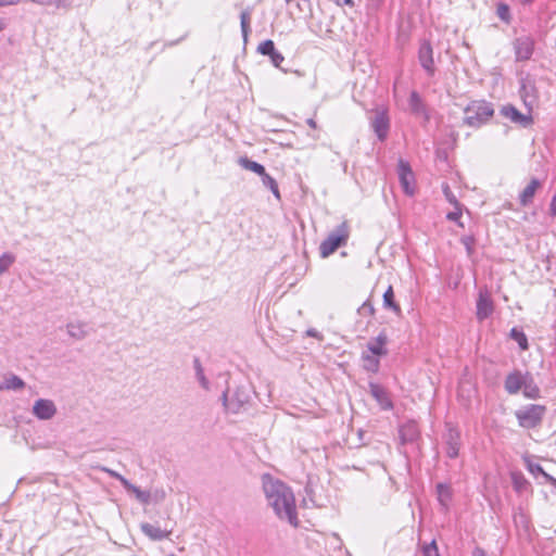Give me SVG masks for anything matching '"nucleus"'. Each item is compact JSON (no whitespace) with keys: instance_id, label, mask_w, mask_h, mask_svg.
<instances>
[{"instance_id":"nucleus-1","label":"nucleus","mask_w":556,"mask_h":556,"mask_svg":"<svg viewBox=\"0 0 556 556\" xmlns=\"http://www.w3.org/2000/svg\"><path fill=\"white\" fill-rule=\"evenodd\" d=\"M262 485L267 504L276 516L298 527L295 497L291 488L268 473L262 476Z\"/></svg>"},{"instance_id":"nucleus-2","label":"nucleus","mask_w":556,"mask_h":556,"mask_svg":"<svg viewBox=\"0 0 556 556\" xmlns=\"http://www.w3.org/2000/svg\"><path fill=\"white\" fill-rule=\"evenodd\" d=\"M464 113V124L472 128H479L494 115V109L492 103L485 100H476L465 108Z\"/></svg>"},{"instance_id":"nucleus-3","label":"nucleus","mask_w":556,"mask_h":556,"mask_svg":"<svg viewBox=\"0 0 556 556\" xmlns=\"http://www.w3.org/2000/svg\"><path fill=\"white\" fill-rule=\"evenodd\" d=\"M350 237V227L346 222H342L328 237L320 243L319 252L321 257H328L342 245H345Z\"/></svg>"},{"instance_id":"nucleus-4","label":"nucleus","mask_w":556,"mask_h":556,"mask_svg":"<svg viewBox=\"0 0 556 556\" xmlns=\"http://www.w3.org/2000/svg\"><path fill=\"white\" fill-rule=\"evenodd\" d=\"M545 413L546 407L544 405L530 404L518 409L515 415L520 427L532 429L541 424Z\"/></svg>"},{"instance_id":"nucleus-5","label":"nucleus","mask_w":556,"mask_h":556,"mask_svg":"<svg viewBox=\"0 0 556 556\" xmlns=\"http://www.w3.org/2000/svg\"><path fill=\"white\" fill-rule=\"evenodd\" d=\"M370 126L380 141H384L390 131V117L388 109L384 106H377L372 111V116L369 118Z\"/></svg>"},{"instance_id":"nucleus-6","label":"nucleus","mask_w":556,"mask_h":556,"mask_svg":"<svg viewBox=\"0 0 556 556\" xmlns=\"http://www.w3.org/2000/svg\"><path fill=\"white\" fill-rule=\"evenodd\" d=\"M225 408L237 414L250 400V394L244 387H238L229 396V390H225L222 395Z\"/></svg>"},{"instance_id":"nucleus-7","label":"nucleus","mask_w":556,"mask_h":556,"mask_svg":"<svg viewBox=\"0 0 556 556\" xmlns=\"http://www.w3.org/2000/svg\"><path fill=\"white\" fill-rule=\"evenodd\" d=\"M99 470L106 472L110 477L118 480L127 492H130L135 495V497L143 505H148L150 502V493L149 491H142L137 485L132 484L128 479L118 473L117 471L110 469L104 466H98Z\"/></svg>"},{"instance_id":"nucleus-8","label":"nucleus","mask_w":556,"mask_h":556,"mask_svg":"<svg viewBox=\"0 0 556 556\" xmlns=\"http://www.w3.org/2000/svg\"><path fill=\"white\" fill-rule=\"evenodd\" d=\"M397 175L404 193L407 195H413L415 193V176L406 161H399Z\"/></svg>"},{"instance_id":"nucleus-9","label":"nucleus","mask_w":556,"mask_h":556,"mask_svg":"<svg viewBox=\"0 0 556 556\" xmlns=\"http://www.w3.org/2000/svg\"><path fill=\"white\" fill-rule=\"evenodd\" d=\"M515 58L517 62L528 61L534 51V40L530 36H522L515 39L514 43Z\"/></svg>"},{"instance_id":"nucleus-10","label":"nucleus","mask_w":556,"mask_h":556,"mask_svg":"<svg viewBox=\"0 0 556 556\" xmlns=\"http://www.w3.org/2000/svg\"><path fill=\"white\" fill-rule=\"evenodd\" d=\"M446 427L447 430L444 434L445 453L447 457L456 458L460 448V432L450 424Z\"/></svg>"},{"instance_id":"nucleus-11","label":"nucleus","mask_w":556,"mask_h":556,"mask_svg":"<svg viewBox=\"0 0 556 556\" xmlns=\"http://www.w3.org/2000/svg\"><path fill=\"white\" fill-rule=\"evenodd\" d=\"M520 96L525 105L531 111L538 101V90L534 83L528 77L521 79Z\"/></svg>"},{"instance_id":"nucleus-12","label":"nucleus","mask_w":556,"mask_h":556,"mask_svg":"<svg viewBox=\"0 0 556 556\" xmlns=\"http://www.w3.org/2000/svg\"><path fill=\"white\" fill-rule=\"evenodd\" d=\"M418 59L422 68L432 76L434 74L433 50L429 41L421 42Z\"/></svg>"},{"instance_id":"nucleus-13","label":"nucleus","mask_w":556,"mask_h":556,"mask_svg":"<svg viewBox=\"0 0 556 556\" xmlns=\"http://www.w3.org/2000/svg\"><path fill=\"white\" fill-rule=\"evenodd\" d=\"M56 413V407L51 400L39 399L33 406V414L41 420L51 419Z\"/></svg>"},{"instance_id":"nucleus-14","label":"nucleus","mask_w":556,"mask_h":556,"mask_svg":"<svg viewBox=\"0 0 556 556\" xmlns=\"http://www.w3.org/2000/svg\"><path fill=\"white\" fill-rule=\"evenodd\" d=\"M493 313V301L486 290H481L477 300V317L479 320L488 318Z\"/></svg>"},{"instance_id":"nucleus-15","label":"nucleus","mask_w":556,"mask_h":556,"mask_svg":"<svg viewBox=\"0 0 556 556\" xmlns=\"http://www.w3.org/2000/svg\"><path fill=\"white\" fill-rule=\"evenodd\" d=\"M527 372L522 374L520 370L509 372L505 379L504 388L508 394H517L522 384L526 383Z\"/></svg>"},{"instance_id":"nucleus-16","label":"nucleus","mask_w":556,"mask_h":556,"mask_svg":"<svg viewBox=\"0 0 556 556\" xmlns=\"http://www.w3.org/2000/svg\"><path fill=\"white\" fill-rule=\"evenodd\" d=\"M257 52L263 55H268L275 67H280L281 63L285 61V56L276 50L275 43L270 39L261 42L257 47Z\"/></svg>"},{"instance_id":"nucleus-17","label":"nucleus","mask_w":556,"mask_h":556,"mask_svg":"<svg viewBox=\"0 0 556 556\" xmlns=\"http://www.w3.org/2000/svg\"><path fill=\"white\" fill-rule=\"evenodd\" d=\"M501 113L513 123L519 124L522 127H528L532 124L530 114H522L513 105L503 106Z\"/></svg>"},{"instance_id":"nucleus-18","label":"nucleus","mask_w":556,"mask_h":556,"mask_svg":"<svg viewBox=\"0 0 556 556\" xmlns=\"http://www.w3.org/2000/svg\"><path fill=\"white\" fill-rule=\"evenodd\" d=\"M369 391L382 409L388 410L393 407L389 392L382 386L371 382L369 383Z\"/></svg>"},{"instance_id":"nucleus-19","label":"nucleus","mask_w":556,"mask_h":556,"mask_svg":"<svg viewBox=\"0 0 556 556\" xmlns=\"http://www.w3.org/2000/svg\"><path fill=\"white\" fill-rule=\"evenodd\" d=\"M542 187V181L532 178L530 182L525 187V189L519 194V203L521 206H528L533 202L534 195L536 191Z\"/></svg>"},{"instance_id":"nucleus-20","label":"nucleus","mask_w":556,"mask_h":556,"mask_svg":"<svg viewBox=\"0 0 556 556\" xmlns=\"http://www.w3.org/2000/svg\"><path fill=\"white\" fill-rule=\"evenodd\" d=\"M140 529L142 533L152 541H161L167 539L173 532V529H161L160 527L151 525L149 522L141 523Z\"/></svg>"},{"instance_id":"nucleus-21","label":"nucleus","mask_w":556,"mask_h":556,"mask_svg":"<svg viewBox=\"0 0 556 556\" xmlns=\"http://www.w3.org/2000/svg\"><path fill=\"white\" fill-rule=\"evenodd\" d=\"M399 433L402 444L413 443L419 438V429L414 421H408L401 426Z\"/></svg>"},{"instance_id":"nucleus-22","label":"nucleus","mask_w":556,"mask_h":556,"mask_svg":"<svg viewBox=\"0 0 556 556\" xmlns=\"http://www.w3.org/2000/svg\"><path fill=\"white\" fill-rule=\"evenodd\" d=\"M66 331L75 340H84L89 334L87 324L79 320L67 323Z\"/></svg>"},{"instance_id":"nucleus-23","label":"nucleus","mask_w":556,"mask_h":556,"mask_svg":"<svg viewBox=\"0 0 556 556\" xmlns=\"http://www.w3.org/2000/svg\"><path fill=\"white\" fill-rule=\"evenodd\" d=\"M387 340V334L384 332H380L374 340L369 341L367 344V349L370 352V355H387L388 351L384 348Z\"/></svg>"},{"instance_id":"nucleus-24","label":"nucleus","mask_w":556,"mask_h":556,"mask_svg":"<svg viewBox=\"0 0 556 556\" xmlns=\"http://www.w3.org/2000/svg\"><path fill=\"white\" fill-rule=\"evenodd\" d=\"M526 383L522 384V393L525 397L530 400H536L540 397V388L535 383L532 375L530 372H527Z\"/></svg>"},{"instance_id":"nucleus-25","label":"nucleus","mask_w":556,"mask_h":556,"mask_svg":"<svg viewBox=\"0 0 556 556\" xmlns=\"http://www.w3.org/2000/svg\"><path fill=\"white\" fill-rule=\"evenodd\" d=\"M193 368L195 371V379L199 382V384L201 386V388L205 391H210L211 383H210L208 379L206 378V376L204 374V369L202 367V364L198 357H194V359H193Z\"/></svg>"},{"instance_id":"nucleus-26","label":"nucleus","mask_w":556,"mask_h":556,"mask_svg":"<svg viewBox=\"0 0 556 556\" xmlns=\"http://www.w3.org/2000/svg\"><path fill=\"white\" fill-rule=\"evenodd\" d=\"M437 494L438 501L444 509L448 508L450 502L452 500V489L450 485L444 483H439L437 485Z\"/></svg>"},{"instance_id":"nucleus-27","label":"nucleus","mask_w":556,"mask_h":556,"mask_svg":"<svg viewBox=\"0 0 556 556\" xmlns=\"http://www.w3.org/2000/svg\"><path fill=\"white\" fill-rule=\"evenodd\" d=\"M25 382L16 375H9L0 383V390H22Z\"/></svg>"},{"instance_id":"nucleus-28","label":"nucleus","mask_w":556,"mask_h":556,"mask_svg":"<svg viewBox=\"0 0 556 556\" xmlns=\"http://www.w3.org/2000/svg\"><path fill=\"white\" fill-rule=\"evenodd\" d=\"M238 163L242 168L253 172L260 176H262L266 172L265 167L262 164H260L255 161H252L247 156L240 157Z\"/></svg>"},{"instance_id":"nucleus-29","label":"nucleus","mask_w":556,"mask_h":556,"mask_svg":"<svg viewBox=\"0 0 556 556\" xmlns=\"http://www.w3.org/2000/svg\"><path fill=\"white\" fill-rule=\"evenodd\" d=\"M383 306L393 311L395 314H401L400 305L394 301V292L392 286H389L383 293Z\"/></svg>"},{"instance_id":"nucleus-30","label":"nucleus","mask_w":556,"mask_h":556,"mask_svg":"<svg viewBox=\"0 0 556 556\" xmlns=\"http://www.w3.org/2000/svg\"><path fill=\"white\" fill-rule=\"evenodd\" d=\"M511 483H513L514 489L517 492L526 491L528 485H529V482L523 477V475L520 473V472H513L511 473Z\"/></svg>"},{"instance_id":"nucleus-31","label":"nucleus","mask_w":556,"mask_h":556,"mask_svg":"<svg viewBox=\"0 0 556 556\" xmlns=\"http://www.w3.org/2000/svg\"><path fill=\"white\" fill-rule=\"evenodd\" d=\"M379 356L363 354L364 368L367 371L376 372L379 369Z\"/></svg>"},{"instance_id":"nucleus-32","label":"nucleus","mask_w":556,"mask_h":556,"mask_svg":"<svg viewBox=\"0 0 556 556\" xmlns=\"http://www.w3.org/2000/svg\"><path fill=\"white\" fill-rule=\"evenodd\" d=\"M409 106L416 114H421L425 112L422 100L416 91H413L409 96Z\"/></svg>"},{"instance_id":"nucleus-33","label":"nucleus","mask_w":556,"mask_h":556,"mask_svg":"<svg viewBox=\"0 0 556 556\" xmlns=\"http://www.w3.org/2000/svg\"><path fill=\"white\" fill-rule=\"evenodd\" d=\"M250 22H251V12L250 10H244L240 14V24H241V31L244 41H247L249 33H250Z\"/></svg>"},{"instance_id":"nucleus-34","label":"nucleus","mask_w":556,"mask_h":556,"mask_svg":"<svg viewBox=\"0 0 556 556\" xmlns=\"http://www.w3.org/2000/svg\"><path fill=\"white\" fill-rule=\"evenodd\" d=\"M15 255L10 252H5L0 256V276L9 270V268L14 264Z\"/></svg>"},{"instance_id":"nucleus-35","label":"nucleus","mask_w":556,"mask_h":556,"mask_svg":"<svg viewBox=\"0 0 556 556\" xmlns=\"http://www.w3.org/2000/svg\"><path fill=\"white\" fill-rule=\"evenodd\" d=\"M261 178H262L263 185L266 188H268L277 199H279L280 193H279L277 181L271 176H269L266 172L261 176Z\"/></svg>"},{"instance_id":"nucleus-36","label":"nucleus","mask_w":556,"mask_h":556,"mask_svg":"<svg viewBox=\"0 0 556 556\" xmlns=\"http://www.w3.org/2000/svg\"><path fill=\"white\" fill-rule=\"evenodd\" d=\"M510 337L517 341L521 350L528 349V339L522 331L518 330L517 328H513L510 330Z\"/></svg>"},{"instance_id":"nucleus-37","label":"nucleus","mask_w":556,"mask_h":556,"mask_svg":"<svg viewBox=\"0 0 556 556\" xmlns=\"http://www.w3.org/2000/svg\"><path fill=\"white\" fill-rule=\"evenodd\" d=\"M150 493V502H153V503H161L165 500L166 497V492L164 489H155L153 492H149Z\"/></svg>"},{"instance_id":"nucleus-38","label":"nucleus","mask_w":556,"mask_h":556,"mask_svg":"<svg viewBox=\"0 0 556 556\" xmlns=\"http://www.w3.org/2000/svg\"><path fill=\"white\" fill-rule=\"evenodd\" d=\"M358 313L364 316H372L375 314V307L369 301H366L358 308Z\"/></svg>"},{"instance_id":"nucleus-39","label":"nucleus","mask_w":556,"mask_h":556,"mask_svg":"<svg viewBox=\"0 0 556 556\" xmlns=\"http://www.w3.org/2000/svg\"><path fill=\"white\" fill-rule=\"evenodd\" d=\"M424 555L425 556H440L435 541H432L430 544H428L424 547Z\"/></svg>"},{"instance_id":"nucleus-40","label":"nucleus","mask_w":556,"mask_h":556,"mask_svg":"<svg viewBox=\"0 0 556 556\" xmlns=\"http://www.w3.org/2000/svg\"><path fill=\"white\" fill-rule=\"evenodd\" d=\"M443 192H444V195L446 198V200L453 204L454 206H457L459 205L456 197L454 195V193L450 190V187L446 185L444 188H443Z\"/></svg>"},{"instance_id":"nucleus-41","label":"nucleus","mask_w":556,"mask_h":556,"mask_svg":"<svg viewBox=\"0 0 556 556\" xmlns=\"http://www.w3.org/2000/svg\"><path fill=\"white\" fill-rule=\"evenodd\" d=\"M462 217V208H460V205H457L455 206V211L453 212H450L447 215H446V218L451 222H456L458 223L459 218Z\"/></svg>"},{"instance_id":"nucleus-42","label":"nucleus","mask_w":556,"mask_h":556,"mask_svg":"<svg viewBox=\"0 0 556 556\" xmlns=\"http://www.w3.org/2000/svg\"><path fill=\"white\" fill-rule=\"evenodd\" d=\"M497 14L502 20L507 21L509 17L508 7L506 4H500L497 8Z\"/></svg>"},{"instance_id":"nucleus-43","label":"nucleus","mask_w":556,"mask_h":556,"mask_svg":"<svg viewBox=\"0 0 556 556\" xmlns=\"http://www.w3.org/2000/svg\"><path fill=\"white\" fill-rule=\"evenodd\" d=\"M306 334H307L308 337L316 338V339H317V340H319V341H323V339H324L323 334H321L319 331H317L316 329H314V328L308 329V330L306 331Z\"/></svg>"},{"instance_id":"nucleus-44","label":"nucleus","mask_w":556,"mask_h":556,"mask_svg":"<svg viewBox=\"0 0 556 556\" xmlns=\"http://www.w3.org/2000/svg\"><path fill=\"white\" fill-rule=\"evenodd\" d=\"M549 213L552 216H556V193L553 195L549 203Z\"/></svg>"},{"instance_id":"nucleus-45","label":"nucleus","mask_w":556,"mask_h":556,"mask_svg":"<svg viewBox=\"0 0 556 556\" xmlns=\"http://www.w3.org/2000/svg\"><path fill=\"white\" fill-rule=\"evenodd\" d=\"M367 1H368V7L372 10H377L383 2V0H367Z\"/></svg>"},{"instance_id":"nucleus-46","label":"nucleus","mask_w":556,"mask_h":556,"mask_svg":"<svg viewBox=\"0 0 556 556\" xmlns=\"http://www.w3.org/2000/svg\"><path fill=\"white\" fill-rule=\"evenodd\" d=\"M530 471L531 472H539V473H542L544 476H546V473L544 472L543 468L540 466V465H530Z\"/></svg>"},{"instance_id":"nucleus-47","label":"nucleus","mask_w":556,"mask_h":556,"mask_svg":"<svg viewBox=\"0 0 556 556\" xmlns=\"http://www.w3.org/2000/svg\"><path fill=\"white\" fill-rule=\"evenodd\" d=\"M20 0H0V7L17 4Z\"/></svg>"},{"instance_id":"nucleus-48","label":"nucleus","mask_w":556,"mask_h":556,"mask_svg":"<svg viewBox=\"0 0 556 556\" xmlns=\"http://www.w3.org/2000/svg\"><path fill=\"white\" fill-rule=\"evenodd\" d=\"M472 556H488V555L483 548L476 547L472 552Z\"/></svg>"},{"instance_id":"nucleus-49","label":"nucleus","mask_w":556,"mask_h":556,"mask_svg":"<svg viewBox=\"0 0 556 556\" xmlns=\"http://www.w3.org/2000/svg\"><path fill=\"white\" fill-rule=\"evenodd\" d=\"M306 123H307V125H308L311 128H314V129H315V128H317V124H316V122H315V119H314V118H308V119L306 121Z\"/></svg>"},{"instance_id":"nucleus-50","label":"nucleus","mask_w":556,"mask_h":556,"mask_svg":"<svg viewBox=\"0 0 556 556\" xmlns=\"http://www.w3.org/2000/svg\"><path fill=\"white\" fill-rule=\"evenodd\" d=\"M553 330H554V332H555V343H556V320H555V324H554V326H553Z\"/></svg>"},{"instance_id":"nucleus-51","label":"nucleus","mask_w":556,"mask_h":556,"mask_svg":"<svg viewBox=\"0 0 556 556\" xmlns=\"http://www.w3.org/2000/svg\"><path fill=\"white\" fill-rule=\"evenodd\" d=\"M525 3H531L533 0H522Z\"/></svg>"},{"instance_id":"nucleus-52","label":"nucleus","mask_w":556,"mask_h":556,"mask_svg":"<svg viewBox=\"0 0 556 556\" xmlns=\"http://www.w3.org/2000/svg\"><path fill=\"white\" fill-rule=\"evenodd\" d=\"M285 1H286V3H290V2H292L293 0H285Z\"/></svg>"},{"instance_id":"nucleus-53","label":"nucleus","mask_w":556,"mask_h":556,"mask_svg":"<svg viewBox=\"0 0 556 556\" xmlns=\"http://www.w3.org/2000/svg\"><path fill=\"white\" fill-rule=\"evenodd\" d=\"M168 556H176V555H174V554H169Z\"/></svg>"}]
</instances>
